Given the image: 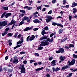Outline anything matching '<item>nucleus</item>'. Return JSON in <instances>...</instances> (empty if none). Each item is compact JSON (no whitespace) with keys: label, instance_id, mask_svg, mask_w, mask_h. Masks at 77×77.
I'll list each match as a JSON object with an SVG mask.
<instances>
[{"label":"nucleus","instance_id":"nucleus-1","mask_svg":"<svg viewBox=\"0 0 77 77\" xmlns=\"http://www.w3.org/2000/svg\"><path fill=\"white\" fill-rule=\"evenodd\" d=\"M48 35L46 36H43L42 37L39 39V41H42V40H45V39H47V41H49L50 43H51L52 42H53V37H52L51 39L50 38H48Z\"/></svg>","mask_w":77,"mask_h":77},{"label":"nucleus","instance_id":"nucleus-2","mask_svg":"<svg viewBox=\"0 0 77 77\" xmlns=\"http://www.w3.org/2000/svg\"><path fill=\"white\" fill-rule=\"evenodd\" d=\"M41 44L39 45V46H45V45H49V42L46 40L42 41L41 42Z\"/></svg>","mask_w":77,"mask_h":77},{"label":"nucleus","instance_id":"nucleus-3","mask_svg":"<svg viewBox=\"0 0 77 77\" xmlns=\"http://www.w3.org/2000/svg\"><path fill=\"white\" fill-rule=\"evenodd\" d=\"M65 52V51H64V49L62 48H59V49L57 51H56V53L59 54L61 53H63Z\"/></svg>","mask_w":77,"mask_h":77},{"label":"nucleus","instance_id":"nucleus-4","mask_svg":"<svg viewBox=\"0 0 77 77\" xmlns=\"http://www.w3.org/2000/svg\"><path fill=\"white\" fill-rule=\"evenodd\" d=\"M6 25H8V23L7 22H6V21H4L0 22V27H4V26H5Z\"/></svg>","mask_w":77,"mask_h":77},{"label":"nucleus","instance_id":"nucleus-5","mask_svg":"<svg viewBox=\"0 0 77 77\" xmlns=\"http://www.w3.org/2000/svg\"><path fill=\"white\" fill-rule=\"evenodd\" d=\"M52 24L53 26L57 25L58 26H59V27H62V28H63V25L60 23H57L55 22H53V23H52Z\"/></svg>","mask_w":77,"mask_h":77},{"label":"nucleus","instance_id":"nucleus-6","mask_svg":"<svg viewBox=\"0 0 77 77\" xmlns=\"http://www.w3.org/2000/svg\"><path fill=\"white\" fill-rule=\"evenodd\" d=\"M20 72L23 73V74H25L26 73V69L24 67V66H22L21 70H20Z\"/></svg>","mask_w":77,"mask_h":77},{"label":"nucleus","instance_id":"nucleus-7","mask_svg":"<svg viewBox=\"0 0 77 77\" xmlns=\"http://www.w3.org/2000/svg\"><path fill=\"white\" fill-rule=\"evenodd\" d=\"M29 18H28V17L25 16L23 17V19H22L23 21L27 20V22H30V19H29Z\"/></svg>","mask_w":77,"mask_h":77},{"label":"nucleus","instance_id":"nucleus-8","mask_svg":"<svg viewBox=\"0 0 77 77\" xmlns=\"http://www.w3.org/2000/svg\"><path fill=\"white\" fill-rule=\"evenodd\" d=\"M33 26H32L29 28V27H26L25 29L23 30V31L24 32H27V31H28V30H30L32 29H33Z\"/></svg>","mask_w":77,"mask_h":77},{"label":"nucleus","instance_id":"nucleus-9","mask_svg":"<svg viewBox=\"0 0 77 77\" xmlns=\"http://www.w3.org/2000/svg\"><path fill=\"white\" fill-rule=\"evenodd\" d=\"M15 22L14 20V19H13L12 20H11V23H8V25H7L8 27L9 26H11V25H12Z\"/></svg>","mask_w":77,"mask_h":77},{"label":"nucleus","instance_id":"nucleus-10","mask_svg":"<svg viewBox=\"0 0 77 77\" xmlns=\"http://www.w3.org/2000/svg\"><path fill=\"white\" fill-rule=\"evenodd\" d=\"M69 68V66H68L66 65V66H63L61 69V70H64L66 69H68V68Z\"/></svg>","mask_w":77,"mask_h":77},{"label":"nucleus","instance_id":"nucleus-11","mask_svg":"<svg viewBox=\"0 0 77 77\" xmlns=\"http://www.w3.org/2000/svg\"><path fill=\"white\" fill-rule=\"evenodd\" d=\"M33 22L34 23H41V22L38 19H35L33 20Z\"/></svg>","mask_w":77,"mask_h":77},{"label":"nucleus","instance_id":"nucleus-12","mask_svg":"<svg viewBox=\"0 0 77 77\" xmlns=\"http://www.w3.org/2000/svg\"><path fill=\"white\" fill-rule=\"evenodd\" d=\"M12 15V14L11 13H7L6 14L5 16V18H7L9 16H11Z\"/></svg>","mask_w":77,"mask_h":77},{"label":"nucleus","instance_id":"nucleus-13","mask_svg":"<svg viewBox=\"0 0 77 77\" xmlns=\"http://www.w3.org/2000/svg\"><path fill=\"white\" fill-rule=\"evenodd\" d=\"M18 63V60L17 59H15L13 61V63Z\"/></svg>","mask_w":77,"mask_h":77},{"label":"nucleus","instance_id":"nucleus-14","mask_svg":"<svg viewBox=\"0 0 77 77\" xmlns=\"http://www.w3.org/2000/svg\"><path fill=\"white\" fill-rule=\"evenodd\" d=\"M60 60H61V61H63L65 60V57H63L62 55L60 56Z\"/></svg>","mask_w":77,"mask_h":77},{"label":"nucleus","instance_id":"nucleus-15","mask_svg":"<svg viewBox=\"0 0 77 77\" xmlns=\"http://www.w3.org/2000/svg\"><path fill=\"white\" fill-rule=\"evenodd\" d=\"M77 6V3L74 2L72 3L71 7L72 8H75V6Z\"/></svg>","mask_w":77,"mask_h":77},{"label":"nucleus","instance_id":"nucleus-16","mask_svg":"<svg viewBox=\"0 0 77 77\" xmlns=\"http://www.w3.org/2000/svg\"><path fill=\"white\" fill-rule=\"evenodd\" d=\"M68 39V37H66L65 38H64L63 39H62L61 40V41L60 42H65V41L67 40Z\"/></svg>","mask_w":77,"mask_h":77},{"label":"nucleus","instance_id":"nucleus-17","mask_svg":"<svg viewBox=\"0 0 77 77\" xmlns=\"http://www.w3.org/2000/svg\"><path fill=\"white\" fill-rule=\"evenodd\" d=\"M43 68H44V67H42L41 68H38L35 69V70L36 71H41V70H42L43 69Z\"/></svg>","mask_w":77,"mask_h":77},{"label":"nucleus","instance_id":"nucleus-18","mask_svg":"<svg viewBox=\"0 0 77 77\" xmlns=\"http://www.w3.org/2000/svg\"><path fill=\"white\" fill-rule=\"evenodd\" d=\"M75 59H73L71 61V65H74L75 63Z\"/></svg>","mask_w":77,"mask_h":77},{"label":"nucleus","instance_id":"nucleus-19","mask_svg":"<svg viewBox=\"0 0 77 77\" xmlns=\"http://www.w3.org/2000/svg\"><path fill=\"white\" fill-rule=\"evenodd\" d=\"M6 12H5L3 13V14H2V16H1V18H3V17H5V15H6Z\"/></svg>","mask_w":77,"mask_h":77},{"label":"nucleus","instance_id":"nucleus-20","mask_svg":"<svg viewBox=\"0 0 77 77\" xmlns=\"http://www.w3.org/2000/svg\"><path fill=\"white\" fill-rule=\"evenodd\" d=\"M62 32H63V29H60L59 30V34H61V33H62Z\"/></svg>","mask_w":77,"mask_h":77},{"label":"nucleus","instance_id":"nucleus-21","mask_svg":"<svg viewBox=\"0 0 77 77\" xmlns=\"http://www.w3.org/2000/svg\"><path fill=\"white\" fill-rule=\"evenodd\" d=\"M2 8L4 10H5L6 11L8 9V7H2Z\"/></svg>","mask_w":77,"mask_h":77},{"label":"nucleus","instance_id":"nucleus-22","mask_svg":"<svg viewBox=\"0 0 77 77\" xmlns=\"http://www.w3.org/2000/svg\"><path fill=\"white\" fill-rule=\"evenodd\" d=\"M43 49V47L40 46L38 47V48L37 49V50H42Z\"/></svg>","mask_w":77,"mask_h":77},{"label":"nucleus","instance_id":"nucleus-23","mask_svg":"<svg viewBox=\"0 0 77 77\" xmlns=\"http://www.w3.org/2000/svg\"><path fill=\"white\" fill-rule=\"evenodd\" d=\"M51 19L47 18L46 19V23H49V22H50V21H51Z\"/></svg>","mask_w":77,"mask_h":77},{"label":"nucleus","instance_id":"nucleus-24","mask_svg":"<svg viewBox=\"0 0 77 77\" xmlns=\"http://www.w3.org/2000/svg\"><path fill=\"white\" fill-rule=\"evenodd\" d=\"M47 18L48 19H50V20H53V18L51 16H48Z\"/></svg>","mask_w":77,"mask_h":77},{"label":"nucleus","instance_id":"nucleus-25","mask_svg":"<svg viewBox=\"0 0 77 77\" xmlns=\"http://www.w3.org/2000/svg\"><path fill=\"white\" fill-rule=\"evenodd\" d=\"M37 10L39 11V10L40 9V11H41L42 9V8L41 7V6H38L37 8Z\"/></svg>","mask_w":77,"mask_h":77},{"label":"nucleus","instance_id":"nucleus-26","mask_svg":"<svg viewBox=\"0 0 77 77\" xmlns=\"http://www.w3.org/2000/svg\"><path fill=\"white\" fill-rule=\"evenodd\" d=\"M73 57L74 59H77V55H75V54H73Z\"/></svg>","mask_w":77,"mask_h":77},{"label":"nucleus","instance_id":"nucleus-27","mask_svg":"<svg viewBox=\"0 0 77 77\" xmlns=\"http://www.w3.org/2000/svg\"><path fill=\"white\" fill-rule=\"evenodd\" d=\"M8 42L9 43V45L10 46H11V45H12V42H11V40H9L8 41Z\"/></svg>","mask_w":77,"mask_h":77},{"label":"nucleus","instance_id":"nucleus-28","mask_svg":"<svg viewBox=\"0 0 77 77\" xmlns=\"http://www.w3.org/2000/svg\"><path fill=\"white\" fill-rule=\"evenodd\" d=\"M24 22L23 21H22L21 22H20L19 24V26H21V25H22V24H24Z\"/></svg>","mask_w":77,"mask_h":77},{"label":"nucleus","instance_id":"nucleus-29","mask_svg":"<svg viewBox=\"0 0 77 77\" xmlns=\"http://www.w3.org/2000/svg\"><path fill=\"white\" fill-rule=\"evenodd\" d=\"M13 69H8V71L9 72H12V71Z\"/></svg>","mask_w":77,"mask_h":77},{"label":"nucleus","instance_id":"nucleus-30","mask_svg":"<svg viewBox=\"0 0 77 77\" xmlns=\"http://www.w3.org/2000/svg\"><path fill=\"white\" fill-rule=\"evenodd\" d=\"M7 33H8V32H4L2 33V36H4L5 35H6V34H7Z\"/></svg>","mask_w":77,"mask_h":77},{"label":"nucleus","instance_id":"nucleus-31","mask_svg":"<svg viewBox=\"0 0 77 77\" xmlns=\"http://www.w3.org/2000/svg\"><path fill=\"white\" fill-rule=\"evenodd\" d=\"M45 31L44 30H43L42 32V35H45Z\"/></svg>","mask_w":77,"mask_h":77},{"label":"nucleus","instance_id":"nucleus-32","mask_svg":"<svg viewBox=\"0 0 77 77\" xmlns=\"http://www.w3.org/2000/svg\"><path fill=\"white\" fill-rule=\"evenodd\" d=\"M20 12H22V13H23V14H26V11H25L23 10H21L20 11Z\"/></svg>","mask_w":77,"mask_h":77},{"label":"nucleus","instance_id":"nucleus-33","mask_svg":"<svg viewBox=\"0 0 77 77\" xmlns=\"http://www.w3.org/2000/svg\"><path fill=\"white\" fill-rule=\"evenodd\" d=\"M22 43H23V42H22L20 40L19 41V42H17V45H19L20 44H22Z\"/></svg>","mask_w":77,"mask_h":77},{"label":"nucleus","instance_id":"nucleus-34","mask_svg":"<svg viewBox=\"0 0 77 77\" xmlns=\"http://www.w3.org/2000/svg\"><path fill=\"white\" fill-rule=\"evenodd\" d=\"M29 6L31 5H32V3H33V1H32V0L31 1H29Z\"/></svg>","mask_w":77,"mask_h":77},{"label":"nucleus","instance_id":"nucleus-35","mask_svg":"<svg viewBox=\"0 0 77 77\" xmlns=\"http://www.w3.org/2000/svg\"><path fill=\"white\" fill-rule=\"evenodd\" d=\"M22 66H23L24 67V65L22 64L21 66H20V67H19V69H21V68H22Z\"/></svg>","mask_w":77,"mask_h":77},{"label":"nucleus","instance_id":"nucleus-36","mask_svg":"<svg viewBox=\"0 0 77 77\" xmlns=\"http://www.w3.org/2000/svg\"><path fill=\"white\" fill-rule=\"evenodd\" d=\"M68 63L69 64H68V65H69V66H71V62L70 60L68 61Z\"/></svg>","mask_w":77,"mask_h":77},{"label":"nucleus","instance_id":"nucleus-37","mask_svg":"<svg viewBox=\"0 0 77 77\" xmlns=\"http://www.w3.org/2000/svg\"><path fill=\"white\" fill-rule=\"evenodd\" d=\"M44 29L45 30H48V27L46 26L44 28Z\"/></svg>","mask_w":77,"mask_h":77},{"label":"nucleus","instance_id":"nucleus-38","mask_svg":"<svg viewBox=\"0 0 77 77\" xmlns=\"http://www.w3.org/2000/svg\"><path fill=\"white\" fill-rule=\"evenodd\" d=\"M18 32H17L15 34L14 38H17V35H18Z\"/></svg>","mask_w":77,"mask_h":77},{"label":"nucleus","instance_id":"nucleus-39","mask_svg":"<svg viewBox=\"0 0 77 77\" xmlns=\"http://www.w3.org/2000/svg\"><path fill=\"white\" fill-rule=\"evenodd\" d=\"M63 5H65V3H66V0H63Z\"/></svg>","mask_w":77,"mask_h":77},{"label":"nucleus","instance_id":"nucleus-40","mask_svg":"<svg viewBox=\"0 0 77 77\" xmlns=\"http://www.w3.org/2000/svg\"><path fill=\"white\" fill-rule=\"evenodd\" d=\"M8 36H12V33H8L7 34Z\"/></svg>","mask_w":77,"mask_h":77},{"label":"nucleus","instance_id":"nucleus-41","mask_svg":"<svg viewBox=\"0 0 77 77\" xmlns=\"http://www.w3.org/2000/svg\"><path fill=\"white\" fill-rule=\"evenodd\" d=\"M23 63L25 65H26V64H27V60H25V61H23Z\"/></svg>","mask_w":77,"mask_h":77},{"label":"nucleus","instance_id":"nucleus-42","mask_svg":"<svg viewBox=\"0 0 77 77\" xmlns=\"http://www.w3.org/2000/svg\"><path fill=\"white\" fill-rule=\"evenodd\" d=\"M56 63H51V66H56Z\"/></svg>","mask_w":77,"mask_h":77},{"label":"nucleus","instance_id":"nucleus-43","mask_svg":"<svg viewBox=\"0 0 77 77\" xmlns=\"http://www.w3.org/2000/svg\"><path fill=\"white\" fill-rule=\"evenodd\" d=\"M72 18V16L71 15H69V19L70 21L71 20V19Z\"/></svg>","mask_w":77,"mask_h":77},{"label":"nucleus","instance_id":"nucleus-44","mask_svg":"<svg viewBox=\"0 0 77 77\" xmlns=\"http://www.w3.org/2000/svg\"><path fill=\"white\" fill-rule=\"evenodd\" d=\"M9 28L8 27L5 29V31L8 32V31H9Z\"/></svg>","mask_w":77,"mask_h":77},{"label":"nucleus","instance_id":"nucleus-45","mask_svg":"<svg viewBox=\"0 0 77 77\" xmlns=\"http://www.w3.org/2000/svg\"><path fill=\"white\" fill-rule=\"evenodd\" d=\"M30 35H29L26 38V41H27L28 42H29V38H30Z\"/></svg>","mask_w":77,"mask_h":77},{"label":"nucleus","instance_id":"nucleus-46","mask_svg":"<svg viewBox=\"0 0 77 77\" xmlns=\"http://www.w3.org/2000/svg\"><path fill=\"white\" fill-rule=\"evenodd\" d=\"M54 35V33H52L50 35V37H51V38H52Z\"/></svg>","mask_w":77,"mask_h":77},{"label":"nucleus","instance_id":"nucleus-47","mask_svg":"<svg viewBox=\"0 0 77 77\" xmlns=\"http://www.w3.org/2000/svg\"><path fill=\"white\" fill-rule=\"evenodd\" d=\"M28 10H31V9H32V7H28Z\"/></svg>","mask_w":77,"mask_h":77},{"label":"nucleus","instance_id":"nucleus-48","mask_svg":"<svg viewBox=\"0 0 77 77\" xmlns=\"http://www.w3.org/2000/svg\"><path fill=\"white\" fill-rule=\"evenodd\" d=\"M38 29H39L38 28H35L33 29V30L34 31H36V30H38Z\"/></svg>","mask_w":77,"mask_h":77},{"label":"nucleus","instance_id":"nucleus-49","mask_svg":"<svg viewBox=\"0 0 77 77\" xmlns=\"http://www.w3.org/2000/svg\"><path fill=\"white\" fill-rule=\"evenodd\" d=\"M34 39L32 37H30L29 38V40L30 41H32V40H33Z\"/></svg>","mask_w":77,"mask_h":77},{"label":"nucleus","instance_id":"nucleus-50","mask_svg":"<svg viewBox=\"0 0 77 77\" xmlns=\"http://www.w3.org/2000/svg\"><path fill=\"white\" fill-rule=\"evenodd\" d=\"M43 6H45V7H47V8H49L50 7V5H43Z\"/></svg>","mask_w":77,"mask_h":77},{"label":"nucleus","instance_id":"nucleus-51","mask_svg":"<svg viewBox=\"0 0 77 77\" xmlns=\"http://www.w3.org/2000/svg\"><path fill=\"white\" fill-rule=\"evenodd\" d=\"M35 56H37L38 57L39 56V54H38V53H35Z\"/></svg>","mask_w":77,"mask_h":77},{"label":"nucleus","instance_id":"nucleus-52","mask_svg":"<svg viewBox=\"0 0 77 77\" xmlns=\"http://www.w3.org/2000/svg\"><path fill=\"white\" fill-rule=\"evenodd\" d=\"M65 48H66V49H67V50L68 49H69V46H66L65 47Z\"/></svg>","mask_w":77,"mask_h":77},{"label":"nucleus","instance_id":"nucleus-53","mask_svg":"<svg viewBox=\"0 0 77 77\" xmlns=\"http://www.w3.org/2000/svg\"><path fill=\"white\" fill-rule=\"evenodd\" d=\"M34 62V60H30L29 62L30 63H32V62Z\"/></svg>","mask_w":77,"mask_h":77},{"label":"nucleus","instance_id":"nucleus-54","mask_svg":"<svg viewBox=\"0 0 77 77\" xmlns=\"http://www.w3.org/2000/svg\"><path fill=\"white\" fill-rule=\"evenodd\" d=\"M70 47H72L73 48V47H74V46L73 45L71 44H70L69 45Z\"/></svg>","mask_w":77,"mask_h":77},{"label":"nucleus","instance_id":"nucleus-55","mask_svg":"<svg viewBox=\"0 0 77 77\" xmlns=\"http://www.w3.org/2000/svg\"><path fill=\"white\" fill-rule=\"evenodd\" d=\"M60 68H58V67H57L56 68V71H59V70H60Z\"/></svg>","mask_w":77,"mask_h":77},{"label":"nucleus","instance_id":"nucleus-56","mask_svg":"<svg viewBox=\"0 0 77 77\" xmlns=\"http://www.w3.org/2000/svg\"><path fill=\"white\" fill-rule=\"evenodd\" d=\"M23 35L22 36V37H21V40L20 41H21L22 42H23V41H24V39H23Z\"/></svg>","mask_w":77,"mask_h":77},{"label":"nucleus","instance_id":"nucleus-57","mask_svg":"<svg viewBox=\"0 0 77 77\" xmlns=\"http://www.w3.org/2000/svg\"><path fill=\"white\" fill-rule=\"evenodd\" d=\"M52 59H53V57H49L48 58V60H52Z\"/></svg>","mask_w":77,"mask_h":77},{"label":"nucleus","instance_id":"nucleus-58","mask_svg":"<svg viewBox=\"0 0 77 77\" xmlns=\"http://www.w3.org/2000/svg\"><path fill=\"white\" fill-rule=\"evenodd\" d=\"M52 13V11L50 10L48 12V14H51Z\"/></svg>","mask_w":77,"mask_h":77},{"label":"nucleus","instance_id":"nucleus-59","mask_svg":"<svg viewBox=\"0 0 77 77\" xmlns=\"http://www.w3.org/2000/svg\"><path fill=\"white\" fill-rule=\"evenodd\" d=\"M54 71H56V69L54 68H53V72H54Z\"/></svg>","mask_w":77,"mask_h":77},{"label":"nucleus","instance_id":"nucleus-60","mask_svg":"<svg viewBox=\"0 0 77 77\" xmlns=\"http://www.w3.org/2000/svg\"><path fill=\"white\" fill-rule=\"evenodd\" d=\"M56 60H53L51 62V63H56Z\"/></svg>","mask_w":77,"mask_h":77},{"label":"nucleus","instance_id":"nucleus-61","mask_svg":"<svg viewBox=\"0 0 77 77\" xmlns=\"http://www.w3.org/2000/svg\"><path fill=\"white\" fill-rule=\"evenodd\" d=\"M4 71H7V68L6 67H4L3 69Z\"/></svg>","mask_w":77,"mask_h":77},{"label":"nucleus","instance_id":"nucleus-62","mask_svg":"<svg viewBox=\"0 0 77 77\" xmlns=\"http://www.w3.org/2000/svg\"><path fill=\"white\" fill-rule=\"evenodd\" d=\"M52 2L53 4L55 3H56V0H52Z\"/></svg>","mask_w":77,"mask_h":77},{"label":"nucleus","instance_id":"nucleus-63","mask_svg":"<svg viewBox=\"0 0 77 77\" xmlns=\"http://www.w3.org/2000/svg\"><path fill=\"white\" fill-rule=\"evenodd\" d=\"M73 18H77V15H76V14L75 15V16H73Z\"/></svg>","mask_w":77,"mask_h":77},{"label":"nucleus","instance_id":"nucleus-64","mask_svg":"<svg viewBox=\"0 0 77 77\" xmlns=\"http://www.w3.org/2000/svg\"><path fill=\"white\" fill-rule=\"evenodd\" d=\"M46 76L47 77H50V75L49 74H47L46 75Z\"/></svg>","mask_w":77,"mask_h":77}]
</instances>
